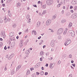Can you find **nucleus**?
Wrapping results in <instances>:
<instances>
[{
  "label": "nucleus",
  "mask_w": 77,
  "mask_h": 77,
  "mask_svg": "<svg viewBox=\"0 0 77 77\" xmlns=\"http://www.w3.org/2000/svg\"><path fill=\"white\" fill-rule=\"evenodd\" d=\"M44 74V72L42 71V72H41L40 73V75H43Z\"/></svg>",
  "instance_id": "nucleus-25"
},
{
  "label": "nucleus",
  "mask_w": 77,
  "mask_h": 77,
  "mask_svg": "<svg viewBox=\"0 0 77 77\" xmlns=\"http://www.w3.org/2000/svg\"><path fill=\"white\" fill-rule=\"evenodd\" d=\"M19 6H20V3H18L17 4V7H19Z\"/></svg>",
  "instance_id": "nucleus-35"
},
{
  "label": "nucleus",
  "mask_w": 77,
  "mask_h": 77,
  "mask_svg": "<svg viewBox=\"0 0 77 77\" xmlns=\"http://www.w3.org/2000/svg\"><path fill=\"white\" fill-rule=\"evenodd\" d=\"M32 32H33V33H34V34L35 35H36V31H33Z\"/></svg>",
  "instance_id": "nucleus-30"
},
{
  "label": "nucleus",
  "mask_w": 77,
  "mask_h": 77,
  "mask_svg": "<svg viewBox=\"0 0 77 77\" xmlns=\"http://www.w3.org/2000/svg\"><path fill=\"white\" fill-rule=\"evenodd\" d=\"M21 65H19L17 67H18V68H19V69L20 68H21Z\"/></svg>",
  "instance_id": "nucleus-46"
},
{
  "label": "nucleus",
  "mask_w": 77,
  "mask_h": 77,
  "mask_svg": "<svg viewBox=\"0 0 77 77\" xmlns=\"http://www.w3.org/2000/svg\"><path fill=\"white\" fill-rule=\"evenodd\" d=\"M58 39H59V40H60L62 39V36L60 35H59L58 36Z\"/></svg>",
  "instance_id": "nucleus-21"
},
{
  "label": "nucleus",
  "mask_w": 77,
  "mask_h": 77,
  "mask_svg": "<svg viewBox=\"0 0 77 77\" xmlns=\"http://www.w3.org/2000/svg\"><path fill=\"white\" fill-rule=\"evenodd\" d=\"M72 55L71 54H70L69 56V58H72Z\"/></svg>",
  "instance_id": "nucleus-41"
},
{
  "label": "nucleus",
  "mask_w": 77,
  "mask_h": 77,
  "mask_svg": "<svg viewBox=\"0 0 77 77\" xmlns=\"http://www.w3.org/2000/svg\"><path fill=\"white\" fill-rule=\"evenodd\" d=\"M10 19L9 18H8V19H7V21L8 22H9V21H10Z\"/></svg>",
  "instance_id": "nucleus-52"
},
{
  "label": "nucleus",
  "mask_w": 77,
  "mask_h": 77,
  "mask_svg": "<svg viewBox=\"0 0 77 77\" xmlns=\"http://www.w3.org/2000/svg\"><path fill=\"white\" fill-rule=\"evenodd\" d=\"M22 33V32H19V35H21Z\"/></svg>",
  "instance_id": "nucleus-63"
},
{
  "label": "nucleus",
  "mask_w": 77,
  "mask_h": 77,
  "mask_svg": "<svg viewBox=\"0 0 77 77\" xmlns=\"http://www.w3.org/2000/svg\"><path fill=\"white\" fill-rule=\"evenodd\" d=\"M43 7L44 9H45L46 8V4H44L43 5Z\"/></svg>",
  "instance_id": "nucleus-27"
},
{
  "label": "nucleus",
  "mask_w": 77,
  "mask_h": 77,
  "mask_svg": "<svg viewBox=\"0 0 77 77\" xmlns=\"http://www.w3.org/2000/svg\"><path fill=\"white\" fill-rule=\"evenodd\" d=\"M20 69L19 67H17L16 68V71H18V69Z\"/></svg>",
  "instance_id": "nucleus-47"
},
{
  "label": "nucleus",
  "mask_w": 77,
  "mask_h": 77,
  "mask_svg": "<svg viewBox=\"0 0 77 77\" xmlns=\"http://www.w3.org/2000/svg\"><path fill=\"white\" fill-rule=\"evenodd\" d=\"M54 66V64L53 65V63H51L50 65V68L51 69H53Z\"/></svg>",
  "instance_id": "nucleus-10"
},
{
  "label": "nucleus",
  "mask_w": 77,
  "mask_h": 77,
  "mask_svg": "<svg viewBox=\"0 0 77 77\" xmlns=\"http://www.w3.org/2000/svg\"><path fill=\"white\" fill-rule=\"evenodd\" d=\"M48 66V64L46 63V65H45V66L47 67V66Z\"/></svg>",
  "instance_id": "nucleus-60"
},
{
  "label": "nucleus",
  "mask_w": 77,
  "mask_h": 77,
  "mask_svg": "<svg viewBox=\"0 0 77 77\" xmlns=\"http://www.w3.org/2000/svg\"><path fill=\"white\" fill-rule=\"evenodd\" d=\"M26 18L27 20H30L31 19L30 18V15H29L28 14L26 16Z\"/></svg>",
  "instance_id": "nucleus-12"
},
{
  "label": "nucleus",
  "mask_w": 77,
  "mask_h": 77,
  "mask_svg": "<svg viewBox=\"0 0 77 77\" xmlns=\"http://www.w3.org/2000/svg\"><path fill=\"white\" fill-rule=\"evenodd\" d=\"M63 28H60L57 31V33L58 35H61L62 34V33L63 32Z\"/></svg>",
  "instance_id": "nucleus-1"
},
{
  "label": "nucleus",
  "mask_w": 77,
  "mask_h": 77,
  "mask_svg": "<svg viewBox=\"0 0 77 77\" xmlns=\"http://www.w3.org/2000/svg\"><path fill=\"white\" fill-rule=\"evenodd\" d=\"M6 66H5V69L4 70L5 71H6V70H7V68H6Z\"/></svg>",
  "instance_id": "nucleus-54"
},
{
  "label": "nucleus",
  "mask_w": 77,
  "mask_h": 77,
  "mask_svg": "<svg viewBox=\"0 0 77 77\" xmlns=\"http://www.w3.org/2000/svg\"><path fill=\"white\" fill-rule=\"evenodd\" d=\"M62 14H64V10H63L62 11Z\"/></svg>",
  "instance_id": "nucleus-53"
},
{
  "label": "nucleus",
  "mask_w": 77,
  "mask_h": 77,
  "mask_svg": "<svg viewBox=\"0 0 77 77\" xmlns=\"http://www.w3.org/2000/svg\"><path fill=\"white\" fill-rule=\"evenodd\" d=\"M71 43V40H67V42H66V43H65L64 44L65 46H66V44H67V45H68V44H69Z\"/></svg>",
  "instance_id": "nucleus-7"
},
{
  "label": "nucleus",
  "mask_w": 77,
  "mask_h": 77,
  "mask_svg": "<svg viewBox=\"0 0 77 77\" xmlns=\"http://www.w3.org/2000/svg\"><path fill=\"white\" fill-rule=\"evenodd\" d=\"M71 63H74V61L73 60H72L71 61Z\"/></svg>",
  "instance_id": "nucleus-61"
},
{
  "label": "nucleus",
  "mask_w": 77,
  "mask_h": 77,
  "mask_svg": "<svg viewBox=\"0 0 77 77\" xmlns=\"http://www.w3.org/2000/svg\"><path fill=\"white\" fill-rule=\"evenodd\" d=\"M72 3L73 5H75L77 3V0H73Z\"/></svg>",
  "instance_id": "nucleus-9"
},
{
  "label": "nucleus",
  "mask_w": 77,
  "mask_h": 77,
  "mask_svg": "<svg viewBox=\"0 0 77 77\" xmlns=\"http://www.w3.org/2000/svg\"><path fill=\"white\" fill-rule=\"evenodd\" d=\"M32 77H35V75L34 74H33L32 75Z\"/></svg>",
  "instance_id": "nucleus-64"
},
{
  "label": "nucleus",
  "mask_w": 77,
  "mask_h": 77,
  "mask_svg": "<svg viewBox=\"0 0 77 77\" xmlns=\"http://www.w3.org/2000/svg\"><path fill=\"white\" fill-rule=\"evenodd\" d=\"M69 77H72V74H71L69 75Z\"/></svg>",
  "instance_id": "nucleus-51"
},
{
  "label": "nucleus",
  "mask_w": 77,
  "mask_h": 77,
  "mask_svg": "<svg viewBox=\"0 0 77 77\" xmlns=\"http://www.w3.org/2000/svg\"><path fill=\"white\" fill-rule=\"evenodd\" d=\"M3 22V20H2L1 18H0V23H2Z\"/></svg>",
  "instance_id": "nucleus-29"
},
{
  "label": "nucleus",
  "mask_w": 77,
  "mask_h": 77,
  "mask_svg": "<svg viewBox=\"0 0 77 77\" xmlns=\"http://www.w3.org/2000/svg\"><path fill=\"white\" fill-rule=\"evenodd\" d=\"M73 8V7L72 6H70V9H72Z\"/></svg>",
  "instance_id": "nucleus-50"
},
{
  "label": "nucleus",
  "mask_w": 77,
  "mask_h": 77,
  "mask_svg": "<svg viewBox=\"0 0 77 77\" xmlns=\"http://www.w3.org/2000/svg\"><path fill=\"white\" fill-rule=\"evenodd\" d=\"M56 16L55 15H54L52 17V20H54V19H55L56 18Z\"/></svg>",
  "instance_id": "nucleus-28"
},
{
  "label": "nucleus",
  "mask_w": 77,
  "mask_h": 77,
  "mask_svg": "<svg viewBox=\"0 0 77 77\" xmlns=\"http://www.w3.org/2000/svg\"><path fill=\"white\" fill-rule=\"evenodd\" d=\"M62 57H63V58L64 59V58H65V57H66V54H64L62 56Z\"/></svg>",
  "instance_id": "nucleus-18"
},
{
  "label": "nucleus",
  "mask_w": 77,
  "mask_h": 77,
  "mask_svg": "<svg viewBox=\"0 0 77 77\" xmlns=\"http://www.w3.org/2000/svg\"><path fill=\"white\" fill-rule=\"evenodd\" d=\"M42 70H44V67H42Z\"/></svg>",
  "instance_id": "nucleus-57"
},
{
  "label": "nucleus",
  "mask_w": 77,
  "mask_h": 77,
  "mask_svg": "<svg viewBox=\"0 0 77 77\" xmlns=\"http://www.w3.org/2000/svg\"><path fill=\"white\" fill-rule=\"evenodd\" d=\"M71 26H72V23H69V27H71Z\"/></svg>",
  "instance_id": "nucleus-22"
},
{
  "label": "nucleus",
  "mask_w": 77,
  "mask_h": 77,
  "mask_svg": "<svg viewBox=\"0 0 77 77\" xmlns=\"http://www.w3.org/2000/svg\"><path fill=\"white\" fill-rule=\"evenodd\" d=\"M62 2L63 3L65 4V0H62Z\"/></svg>",
  "instance_id": "nucleus-31"
},
{
  "label": "nucleus",
  "mask_w": 77,
  "mask_h": 77,
  "mask_svg": "<svg viewBox=\"0 0 77 77\" xmlns=\"http://www.w3.org/2000/svg\"><path fill=\"white\" fill-rule=\"evenodd\" d=\"M30 72V70H28L26 72V75H29Z\"/></svg>",
  "instance_id": "nucleus-17"
},
{
  "label": "nucleus",
  "mask_w": 77,
  "mask_h": 77,
  "mask_svg": "<svg viewBox=\"0 0 77 77\" xmlns=\"http://www.w3.org/2000/svg\"><path fill=\"white\" fill-rule=\"evenodd\" d=\"M1 36H3L5 34V32L3 31H1Z\"/></svg>",
  "instance_id": "nucleus-11"
},
{
  "label": "nucleus",
  "mask_w": 77,
  "mask_h": 77,
  "mask_svg": "<svg viewBox=\"0 0 77 77\" xmlns=\"http://www.w3.org/2000/svg\"><path fill=\"white\" fill-rule=\"evenodd\" d=\"M23 43L22 42H20V47L21 48V47H23Z\"/></svg>",
  "instance_id": "nucleus-15"
},
{
  "label": "nucleus",
  "mask_w": 77,
  "mask_h": 77,
  "mask_svg": "<svg viewBox=\"0 0 77 77\" xmlns=\"http://www.w3.org/2000/svg\"><path fill=\"white\" fill-rule=\"evenodd\" d=\"M66 22V20L65 19L64 20H63L62 21H61V23H65Z\"/></svg>",
  "instance_id": "nucleus-20"
},
{
  "label": "nucleus",
  "mask_w": 77,
  "mask_h": 77,
  "mask_svg": "<svg viewBox=\"0 0 77 77\" xmlns=\"http://www.w3.org/2000/svg\"><path fill=\"white\" fill-rule=\"evenodd\" d=\"M36 74L37 75H39V74H40V73L39 72H36Z\"/></svg>",
  "instance_id": "nucleus-38"
},
{
  "label": "nucleus",
  "mask_w": 77,
  "mask_h": 77,
  "mask_svg": "<svg viewBox=\"0 0 77 77\" xmlns=\"http://www.w3.org/2000/svg\"><path fill=\"white\" fill-rule=\"evenodd\" d=\"M41 38V36H40L39 37H38V39H40Z\"/></svg>",
  "instance_id": "nucleus-56"
},
{
  "label": "nucleus",
  "mask_w": 77,
  "mask_h": 77,
  "mask_svg": "<svg viewBox=\"0 0 77 77\" xmlns=\"http://www.w3.org/2000/svg\"><path fill=\"white\" fill-rule=\"evenodd\" d=\"M53 3V1L50 0H47L46 1V3L48 5L50 6Z\"/></svg>",
  "instance_id": "nucleus-2"
},
{
  "label": "nucleus",
  "mask_w": 77,
  "mask_h": 77,
  "mask_svg": "<svg viewBox=\"0 0 77 77\" xmlns=\"http://www.w3.org/2000/svg\"><path fill=\"white\" fill-rule=\"evenodd\" d=\"M4 50H6L7 49V48L6 47V46H5L4 48Z\"/></svg>",
  "instance_id": "nucleus-49"
},
{
  "label": "nucleus",
  "mask_w": 77,
  "mask_h": 77,
  "mask_svg": "<svg viewBox=\"0 0 77 77\" xmlns=\"http://www.w3.org/2000/svg\"><path fill=\"white\" fill-rule=\"evenodd\" d=\"M14 73H15V71L14 70L12 69L11 70V75H13Z\"/></svg>",
  "instance_id": "nucleus-14"
},
{
  "label": "nucleus",
  "mask_w": 77,
  "mask_h": 77,
  "mask_svg": "<svg viewBox=\"0 0 77 77\" xmlns=\"http://www.w3.org/2000/svg\"><path fill=\"white\" fill-rule=\"evenodd\" d=\"M69 33H70L72 37H74L75 36V32L72 30H69Z\"/></svg>",
  "instance_id": "nucleus-3"
},
{
  "label": "nucleus",
  "mask_w": 77,
  "mask_h": 77,
  "mask_svg": "<svg viewBox=\"0 0 77 77\" xmlns=\"http://www.w3.org/2000/svg\"><path fill=\"white\" fill-rule=\"evenodd\" d=\"M12 44H13V47H14L15 45V42H13Z\"/></svg>",
  "instance_id": "nucleus-36"
},
{
  "label": "nucleus",
  "mask_w": 77,
  "mask_h": 77,
  "mask_svg": "<svg viewBox=\"0 0 77 77\" xmlns=\"http://www.w3.org/2000/svg\"><path fill=\"white\" fill-rule=\"evenodd\" d=\"M51 20L49 19L46 22V24L47 26H49L51 24Z\"/></svg>",
  "instance_id": "nucleus-6"
},
{
  "label": "nucleus",
  "mask_w": 77,
  "mask_h": 77,
  "mask_svg": "<svg viewBox=\"0 0 77 77\" xmlns=\"http://www.w3.org/2000/svg\"><path fill=\"white\" fill-rule=\"evenodd\" d=\"M13 26L14 28H15V27H16V25L15 24H14L13 25Z\"/></svg>",
  "instance_id": "nucleus-39"
},
{
  "label": "nucleus",
  "mask_w": 77,
  "mask_h": 77,
  "mask_svg": "<svg viewBox=\"0 0 77 77\" xmlns=\"http://www.w3.org/2000/svg\"><path fill=\"white\" fill-rule=\"evenodd\" d=\"M33 6H34V7H35V8H37L36 5H33Z\"/></svg>",
  "instance_id": "nucleus-43"
},
{
  "label": "nucleus",
  "mask_w": 77,
  "mask_h": 77,
  "mask_svg": "<svg viewBox=\"0 0 77 77\" xmlns=\"http://www.w3.org/2000/svg\"><path fill=\"white\" fill-rule=\"evenodd\" d=\"M74 11H77V6H75V7H74Z\"/></svg>",
  "instance_id": "nucleus-23"
},
{
  "label": "nucleus",
  "mask_w": 77,
  "mask_h": 77,
  "mask_svg": "<svg viewBox=\"0 0 77 77\" xmlns=\"http://www.w3.org/2000/svg\"><path fill=\"white\" fill-rule=\"evenodd\" d=\"M10 41H12V37H11L10 38Z\"/></svg>",
  "instance_id": "nucleus-42"
},
{
  "label": "nucleus",
  "mask_w": 77,
  "mask_h": 77,
  "mask_svg": "<svg viewBox=\"0 0 77 77\" xmlns=\"http://www.w3.org/2000/svg\"><path fill=\"white\" fill-rule=\"evenodd\" d=\"M41 3V1H38V4H40Z\"/></svg>",
  "instance_id": "nucleus-59"
},
{
  "label": "nucleus",
  "mask_w": 77,
  "mask_h": 77,
  "mask_svg": "<svg viewBox=\"0 0 77 77\" xmlns=\"http://www.w3.org/2000/svg\"><path fill=\"white\" fill-rule=\"evenodd\" d=\"M8 14L9 16V17H11V16H12V15H11V13H8Z\"/></svg>",
  "instance_id": "nucleus-40"
},
{
  "label": "nucleus",
  "mask_w": 77,
  "mask_h": 77,
  "mask_svg": "<svg viewBox=\"0 0 77 77\" xmlns=\"http://www.w3.org/2000/svg\"><path fill=\"white\" fill-rule=\"evenodd\" d=\"M12 39L14 41V42L15 41H16L15 38L14 37H12Z\"/></svg>",
  "instance_id": "nucleus-37"
},
{
  "label": "nucleus",
  "mask_w": 77,
  "mask_h": 77,
  "mask_svg": "<svg viewBox=\"0 0 77 77\" xmlns=\"http://www.w3.org/2000/svg\"><path fill=\"white\" fill-rule=\"evenodd\" d=\"M46 13L47 12H46L45 11H43V12L42 13V14L44 15V14H46Z\"/></svg>",
  "instance_id": "nucleus-32"
},
{
  "label": "nucleus",
  "mask_w": 77,
  "mask_h": 77,
  "mask_svg": "<svg viewBox=\"0 0 77 77\" xmlns=\"http://www.w3.org/2000/svg\"><path fill=\"white\" fill-rule=\"evenodd\" d=\"M2 6L3 7H4L5 6V4H2Z\"/></svg>",
  "instance_id": "nucleus-55"
},
{
  "label": "nucleus",
  "mask_w": 77,
  "mask_h": 77,
  "mask_svg": "<svg viewBox=\"0 0 77 77\" xmlns=\"http://www.w3.org/2000/svg\"><path fill=\"white\" fill-rule=\"evenodd\" d=\"M14 56V54L13 53L8 58V60H11L12 57H13V56Z\"/></svg>",
  "instance_id": "nucleus-8"
},
{
  "label": "nucleus",
  "mask_w": 77,
  "mask_h": 77,
  "mask_svg": "<svg viewBox=\"0 0 77 77\" xmlns=\"http://www.w3.org/2000/svg\"><path fill=\"white\" fill-rule=\"evenodd\" d=\"M44 52L42 51H41L40 54V56H44Z\"/></svg>",
  "instance_id": "nucleus-13"
},
{
  "label": "nucleus",
  "mask_w": 77,
  "mask_h": 77,
  "mask_svg": "<svg viewBox=\"0 0 77 77\" xmlns=\"http://www.w3.org/2000/svg\"><path fill=\"white\" fill-rule=\"evenodd\" d=\"M46 47V46L45 45H44L43 46V48H45Z\"/></svg>",
  "instance_id": "nucleus-58"
},
{
  "label": "nucleus",
  "mask_w": 77,
  "mask_h": 77,
  "mask_svg": "<svg viewBox=\"0 0 77 77\" xmlns=\"http://www.w3.org/2000/svg\"><path fill=\"white\" fill-rule=\"evenodd\" d=\"M30 52H29V51H26L25 52L26 54H29V53Z\"/></svg>",
  "instance_id": "nucleus-24"
},
{
  "label": "nucleus",
  "mask_w": 77,
  "mask_h": 77,
  "mask_svg": "<svg viewBox=\"0 0 77 77\" xmlns=\"http://www.w3.org/2000/svg\"><path fill=\"white\" fill-rule=\"evenodd\" d=\"M56 42L57 43V41H56L52 40L51 43V47H54V42Z\"/></svg>",
  "instance_id": "nucleus-5"
},
{
  "label": "nucleus",
  "mask_w": 77,
  "mask_h": 77,
  "mask_svg": "<svg viewBox=\"0 0 77 77\" xmlns=\"http://www.w3.org/2000/svg\"><path fill=\"white\" fill-rule=\"evenodd\" d=\"M77 17V14L75 13L73 14L71 18L73 19H75V18H76Z\"/></svg>",
  "instance_id": "nucleus-4"
},
{
  "label": "nucleus",
  "mask_w": 77,
  "mask_h": 77,
  "mask_svg": "<svg viewBox=\"0 0 77 77\" xmlns=\"http://www.w3.org/2000/svg\"><path fill=\"white\" fill-rule=\"evenodd\" d=\"M72 66H73L74 67H75V63L72 64Z\"/></svg>",
  "instance_id": "nucleus-44"
},
{
  "label": "nucleus",
  "mask_w": 77,
  "mask_h": 77,
  "mask_svg": "<svg viewBox=\"0 0 77 77\" xmlns=\"http://www.w3.org/2000/svg\"><path fill=\"white\" fill-rule=\"evenodd\" d=\"M9 36H10V37L11 36L12 37H14V35H12V33H10Z\"/></svg>",
  "instance_id": "nucleus-19"
},
{
  "label": "nucleus",
  "mask_w": 77,
  "mask_h": 77,
  "mask_svg": "<svg viewBox=\"0 0 77 77\" xmlns=\"http://www.w3.org/2000/svg\"><path fill=\"white\" fill-rule=\"evenodd\" d=\"M45 75H48V72H45Z\"/></svg>",
  "instance_id": "nucleus-45"
},
{
  "label": "nucleus",
  "mask_w": 77,
  "mask_h": 77,
  "mask_svg": "<svg viewBox=\"0 0 77 77\" xmlns=\"http://www.w3.org/2000/svg\"><path fill=\"white\" fill-rule=\"evenodd\" d=\"M4 20L5 21V23H6L7 22V20H6V17H5V18H4Z\"/></svg>",
  "instance_id": "nucleus-34"
},
{
  "label": "nucleus",
  "mask_w": 77,
  "mask_h": 77,
  "mask_svg": "<svg viewBox=\"0 0 77 77\" xmlns=\"http://www.w3.org/2000/svg\"><path fill=\"white\" fill-rule=\"evenodd\" d=\"M63 4V2H61V3H60V4H58V5H57V6L58 7V8L59 7H60V6H59L58 5H62V4Z\"/></svg>",
  "instance_id": "nucleus-26"
},
{
  "label": "nucleus",
  "mask_w": 77,
  "mask_h": 77,
  "mask_svg": "<svg viewBox=\"0 0 77 77\" xmlns=\"http://www.w3.org/2000/svg\"><path fill=\"white\" fill-rule=\"evenodd\" d=\"M40 61H42V58H40Z\"/></svg>",
  "instance_id": "nucleus-62"
},
{
  "label": "nucleus",
  "mask_w": 77,
  "mask_h": 77,
  "mask_svg": "<svg viewBox=\"0 0 77 77\" xmlns=\"http://www.w3.org/2000/svg\"><path fill=\"white\" fill-rule=\"evenodd\" d=\"M45 54L47 56H48V55L49 54V52H46V53H45Z\"/></svg>",
  "instance_id": "nucleus-33"
},
{
  "label": "nucleus",
  "mask_w": 77,
  "mask_h": 77,
  "mask_svg": "<svg viewBox=\"0 0 77 77\" xmlns=\"http://www.w3.org/2000/svg\"><path fill=\"white\" fill-rule=\"evenodd\" d=\"M41 24V22H38L37 23V27H39Z\"/></svg>",
  "instance_id": "nucleus-16"
},
{
  "label": "nucleus",
  "mask_w": 77,
  "mask_h": 77,
  "mask_svg": "<svg viewBox=\"0 0 77 77\" xmlns=\"http://www.w3.org/2000/svg\"><path fill=\"white\" fill-rule=\"evenodd\" d=\"M60 61L59 60L58 62V65H59V64H60Z\"/></svg>",
  "instance_id": "nucleus-48"
}]
</instances>
